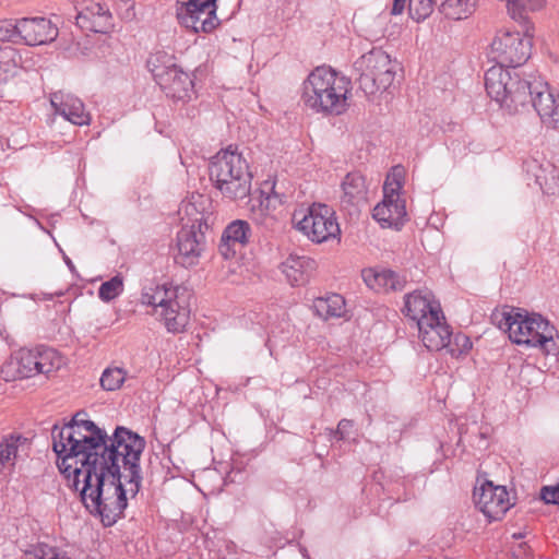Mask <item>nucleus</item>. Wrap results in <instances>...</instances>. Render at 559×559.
<instances>
[{"instance_id":"1","label":"nucleus","mask_w":559,"mask_h":559,"mask_svg":"<svg viewBox=\"0 0 559 559\" xmlns=\"http://www.w3.org/2000/svg\"><path fill=\"white\" fill-rule=\"evenodd\" d=\"M145 445L138 447L133 453L124 451L107 459L75 466L69 472L73 476V486L80 491L85 508L100 518L104 526H112L128 506L127 493L135 497L143 480L140 466Z\"/></svg>"},{"instance_id":"2","label":"nucleus","mask_w":559,"mask_h":559,"mask_svg":"<svg viewBox=\"0 0 559 559\" xmlns=\"http://www.w3.org/2000/svg\"><path fill=\"white\" fill-rule=\"evenodd\" d=\"M86 416L85 412L80 411L62 427L53 425L51 429L57 466L66 477L75 466L84 467L128 450L133 453L134 449L146 444L143 437L123 426H117L108 436Z\"/></svg>"},{"instance_id":"3","label":"nucleus","mask_w":559,"mask_h":559,"mask_svg":"<svg viewBox=\"0 0 559 559\" xmlns=\"http://www.w3.org/2000/svg\"><path fill=\"white\" fill-rule=\"evenodd\" d=\"M487 94L510 114L532 106L542 122L559 129V93L538 76L524 78L520 72L491 67L485 73Z\"/></svg>"},{"instance_id":"4","label":"nucleus","mask_w":559,"mask_h":559,"mask_svg":"<svg viewBox=\"0 0 559 559\" xmlns=\"http://www.w3.org/2000/svg\"><path fill=\"white\" fill-rule=\"evenodd\" d=\"M349 92V79L338 76L331 68L318 67L304 82L301 98L316 112L340 115L347 107Z\"/></svg>"},{"instance_id":"5","label":"nucleus","mask_w":559,"mask_h":559,"mask_svg":"<svg viewBox=\"0 0 559 559\" xmlns=\"http://www.w3.org/2000/svg\"><path fill=\"white\" fill-rule=\"evenodd\" d=\"M210 179L221 194L230 200H242L250 194L252 174L249 164L237 147L228 146L213 156L209 164Z\"/></svg>"},{"instance_id":"6","label":"nucleus","mask_w":559,"mask_h":559,"mask_svg":"<svg viewBox=\"0 0 559 559\" xmlns=\"http://www.w3.org/2000/svg\"><path fill=\"white\" fill-rule=\"evenodd\" d=\"M354 68L359 74L357 79L359 88L365 95H373L378 91H385L392 85L397 63L393 62L385 51L373 48L358 58Z\"/></svg>"},{"instance_id":"7","label":"nucleus","mask_w":559,"mask_h":559,"mask_svg":"<svg viewBox=\"0 0 559 559\" xmlns=\"http://www.w3.org/2000/svg\"><path fill=\"white\" fill-rule=\"evenodd\" d=\"M147 68L167 97L186 102L191 98L193 81L175 63L174 57L158 51L147 59Z\"/></svg>"},{"instance_id":"8","label":"nucleus","mask_w":559,"mask_h":559,"mask_svg":"<svg viewBox=\"0 0 559 559\" xmlns=\"http://www.w3.org/2000/svg\"><path fill=\"white\" fill-rule=\"evenodd\" d=\"M556 335L557 330L548 320L540 314H528L527 311L520 309L514 332L511 334V342L539 348L543 353L549 355L556 354L558 349Z\"/></svg>"},{"instance_id":"9","label":"nucleus","mask_w":559,"mask_h":559,"mask_svg":"<svg viewBox=\"0 0 559 559\" xmlns=\"http://www.w3.org/2000/svg\"><path fill=\"white\" fill-rule=\"evenodd\" d=\"M531 27H524V34L520 32H501L493 38L489 57L497 64L493 67H502L516 69L524 64L531 56L532 34Z\"/></svg>"},{"instance_id":"10","label":"nucleus","mask_w":559,"mask_h":559,"mask_svg":"<svg viewBox=\"0 0 559 559\" xmlns=\"http://www.w3.org/2000/svg\"><path fill=\"white\" fill-rule=\"evenodd\" d=\"M62 357L50 347L38 346L34 349H20L5 366L2 372L9 376L12 368L15 374L12 377L31 378L36 374H49L62 365Z\"/></svg>"},{"instance_id":"11","label":"nucleus","mask_w":559,"mask_h":559,"mask_svg":"<svg viewBox=\"0 0 559 559\" xmlns=\"http://www.w3.org/2000/svg\"><path fill=\"white\" fill-rule=\"evenodd\" d=\"M293 221L300 231L316 242L326 241L340 234L333 212L325 204H312L307 212H295Z\"/></svg>"},{"instance_id":"12","label":"nucleus","mask_w":559,"mask_h":559,"mask_svg":"<svg viewBox=\"0 0 559 559\" xmlns=\"http://www.w3.org/2000/svg\"><path fill=\"white\" fill-rule=\"evenodd\" d=\"M402 181L393 175L386 178L383 186V200L373 209L372 216L382 227L400 229L406 218L405 201L400 198Z\"/></svg>"},{"instance_id":"13","label":"nucleus","mask_w":559,"mask_h":559,"mask_svg":"<svg viewBox=\"0 0 559 559\" xmlns=\"http://www.w3.org/2000/svg\"><path fill=\"white\" fill-rule=\"evenodd\" d=\"M216 0H187L177 8V19L186 28L210 33L219 24L216 16Z\"/></svg>"},{"instance_id":"14","label":"nucleus","mask_w":559,"mask_h":559,"mask_svg":"<svg viewBox=\"0 0 559 559\" xmlns=\"http://www.w3.org/2000/svg\"><path fill=\"white\" fill-rule=\"evenodd\" d=\"M207 218L204 214L193 219L190 228L183 226L177 235L178 254L175 260L178 264L188 267L198 263L204 250V233L209 229Z\"/></svg>"},{"instance_id":"15","label":"nucleus","mask_w":559,"mask_h":559,"mask_svg":"<svg viewBox=\"0 0 559 559\" xmlns=\"http://www.w3.org/2000/svg\"><path fill=\"white\" fill-rule=\"evenodd\" d=\"M473 498L477 508L489 521L501 520L511 507L506 487L496 486L490 480H485L479 487H475Z\"/></svg>"},{"instance_id":"16","label":"nucleus","mask_w":559,"mask_h":559,"mask_svg":"<svg viewBox=\"0 0 559 559\" xmlns=\"http://www.w3.org/2000/svg\"><path fill=\"white\" fill-rule=\"evenodd\" d=\"M76 11V25L81 29L105 34L114 26L110 10L102 0H82Z\"/></svg>"},{"instance_id":"17","label":"nucleus","mask_w":559,"mask_h":559,"mask_svg":"<svg viewBox=\"0 0 559 559\" xmlns=\"http://www.w3.org/2000/svg\"><path fill=\"white\" fill-rule=\"evenodd\" d=\"M416 326L423 344L429 350L449 348L452 354L455 352L451 344L452 332L445 323L442 312L439 314L438 312L430 313L428 319L420 321Z\"/></svg>"},{"instance_id":"18","label":"nucleus","mask_w":559,"mask_h":559,"mask_svg":"<svg viewBox=\"0 0 559 559\" xmlns=\"http://www.w3.org/2000/svg\"><path fill=\"white\" fill-rule=\"evenodd\" d=\"M191 293L185 287L179 294L167 304L157 316L164 321L168 332L180 333L185 331L190 321Z\"/></svg>"},{"instance_id":"19","label":"nucleus","mask_w":559,"mask_h":559,"mask_svg":"<svg viewBox=\"0 0 559 559\" xmlns=\"http://www.w3.org/2000/svg\"><path fill=\"white\" fill-rule=\"evenodd\" d=\"M17 33L20 41L28 46L45 45L57 38L58 27L46 17H23Z\"/></svg>"},{"instance_id":"20","label":"nucleus","mask_w":559,"mask_h":559,"mask_svg":"<svg viewBox=\"0 0 559 559\" xmlns=\"http://www.w3.org/2000/svg\"><path fill=\"white\" fill-rule=\"evenodd\" d=\"M50 104L57 115L75 126H87L91 122V116L85 110L83 102L70 93H52Z\"/></svg>"},{"instance_id":"21","label":"nucleus","mask_w":559,"mask_h":559,"mask_svg":"<svg viewBox=\"0 0 559 559\" xmlns=\"http://www.w3.org/2000/svg\"><path fill=\"white\" fill-rule=\"evenodd\" d=\"M527 176L534 178L535 183L539 186L545 194H556L559 192V174L556 166L543 158H528L523 163Z\"/></svg>"},{"instance_id":"22","label":"nucleus","mask_w":559,"mask_h":559,"mask_svg":"<svg viewBox=\"0 0 559 559\" xmlns=\"http://www.w3.org/2000/svg\"><path fill=\"white\" fill-rule=\"evenodd\" d=\"M251 226L247 221L236 219L229 223L221 237L218 251L224 259H230L241 250L251 237Z\"/></svg>"},{"instance_id":"23","label":"nucleus","mask_w":559,"mask_h":559,"mask_svg":"<svg viewBox=\"0 0 559 559\" xmlns=\"http://www.w3.org/2000/svg\"><path fill=\"white\" fill-rule=\"evenodd\" d=\"M404 308L402 312L413 320L416 325L428 319V316L432 312L441 313V308L438 302L431 299L429 292L424 293L423 290H415L404 297Z\"/></svg>"},{"instance_id":"24","label":"nucleus","mask_w":559,"mask_h":559,"mask_svg":"<svg viewBox=\"0 0 559 559\" xmlns=\"http://www.w3.org/2000/svg\"><path fill=\"white\" fill-rule=\"evenodd\" d=\"M316 267L317 263L313 259L298 255H289L281 265L283 274L292 286L305 285Z\"/></svg>"},{"instance_id":"25","label":"nucleus","mask_w":559,"mask_h":559,"mask_svg":"<svg viewBox=\"0 0 559 559\" xmlns=\"http://www.w3.org/2000/svg\"><path fill=\"white\" fill-rule=\"evenodd\" d=\"M361 276L368 287L374 290H402L406 281L391 270H362Z\"/></svg>"},{"instance_id":"26","label":"nucleus","mask_w":559,"mask_h":559,"mask_svg":"<svg viewBox=\"0 0 559 559\" xmlns=\"http://www.w3.org/2000/svg\"><path fill=\"white\" fill-rule=\"evenodd\" d=\"M185 287L173 284H158L151 287H145L141 294V302L154 308V313L157 314L170 300L176 297L179 292Z\"/></svg>"},{"instance_id":"27","label":"nucleus","mask_w":559,"mask_h":559,"mask_svg":"<svg viewBox=\"0 0 559 559\" xmlns=\"http://www.w3.org/2000/svg\"><path fill=\"white\" fill-rule=\"evenodd\" d=\"M342 203L353 206H360L367 202L368 189L365 177L359 173H348L343 182Z\"/></svg>"},{"instance_id":"28","label":"nucleus","mask_w":559,"mask_h":559,"mask_svg":"<svg viewBox=\"0 0 559 559\" xmlns=\"http://www.w3.org/2000/svg\"><path fill=\"white\" fill-rule=\"evenodd\" d=\"M312 308L316 314L324 320L341 318L345 312V300L341 295L332 294L314 299Z\"/></svg>"},{"instance_id":"29","label":"nucleus","mask_w":559,"mask_h":559,"mask_svg":"<svg viewBox=\"0 0 559 559\" xmlns=\"http://www.w3.org/2000/svg\"><path fill=\"white\" fill-rule=\"evenodd\" d=\"M478 0H440L439 11L451 20L467 19L476 10Z\"/></svg>"},{"instance_id":"30","label":"nucleus","mask_w":559,"mask_h":559,"mask_svg":"<svg viewBox=\"0 0 559 559\" xmlns=\"http://www.w3.org/2000/svg\"><path fill=\"white\" fill-rule=\"evenodd\" d=\"M545 0H507V9L510 16L520 23L527 25V15L531 12L540 10Z\"/></svg>"},{"instance_id":"31","label":"nucleus","mask_w":559,"mask_h":559,"mask_svg":"<svg viewBox=\"0 0 559 559\" xmlns=\"http://www.w3.org/2000/svg\"><path fill=\"white\" fill-rule=\"evenodd\" d=\"M519 310V308L503 306L501 309H495L490 316L491 323L501 331L508 332L510 340L515 329Z\"/></svg>"},{"instance_id":"32","label":"nucleus","mask_w":559,"mask_h":559,"mask_svg":"<svg viewBox=\"0 0 559 559\" xmlns=\"http://www.w3.org/2000/svg\"><path fill=\"white\" fill-rule=\"evenodd\" d=\"M21 440V436H10L0 442V472L7 466L14 464L13 461L16 457L17 445Z\"/></svg>"},{"instance_id":"33","label":"nucleus","mask_w":559,"mask_h":559,"mask_svg":"<svg viewBox=\"0 0 559 559\" xmlns=\"http://www.w3.org/2000/svg\"><path fill=\"white\" fill-rule=\"evenodd\" d=\"M127 372L119 367H108L103 371L100 385L106 391L120 389L126 380Z\"/></svg>"},{"instance_id":"34","label":"nucleus","mask_w":559,"mask_h":559,"mask_svg":"<svg viewBox=\"0 0 559 559\" xmlns=\"http://www.w3.org/2000/svg\"><path fill=\"white\" fill-rule=\"evenodd\" d=\"M437 0H408V12L416 22L424 21L433 12Z\"/></svg>"},{"instance_id":"35","label":"nucleus","mask_w":559,"mask_h":559,"mask_svg":"<svg viewBox=\"0 0 559 559\" xmlns=\"http://www.w3.org/2000/svg\"><path fill=\"white\" fill-rule=\"evenodd\" d=\"M123 292V278L120 275L104 282L98 288V297L103 301H111Z\"/></svg>"},{"instance_id":"36","label":"nucleus","mask_w":559,"mask_h":559,"mask_svg":"<svg viewBox=\"0 0 559 559\" xmlns=\"http://www.w3.org/2000/svg\"><path fill=\"white\" fill-rule=\"evenodd\" d=\"M15 50L10 47L0 48V81H5L15 68Z\"/></svg>"},{"instance_id":"37","label":"nucleus","mask_w":559,"mask_h":559,"mask_svg":"<svg viewBox=\"0 0 559 559\" xmlns=\"http://www.w3.org/2000/svg\"><path fill=\"white\" fill-rule=\"evenodd\" d=\"M19 20H0V40L20 43Z\"/></svg>"},{"instance_id":"38","label":"nucleus","mask_w":559,"mask_h":559,"mask_svg":"<svg viewBox=\"0 0 559 559\" xmlns=\"http://www.w3.org/2000/svg\"><path fill=\"white\" fill-rule=\"evenodd\" d=\"M264 195L265 198L261 200V205L265 206V209L275 207L276 204L283 203L280 194L274 190V185H271L267 181L263 183V188L261 189V197Z\"/></svg>"},{"instance_id":"39","label":"nucleus","mask_w":559,"mask_h":559,"mask_svg":"<svg viewBox=\"0 0 559 559\" xmlns=\"http://www.w3.org/2000/svg\"><path fill=\"white\" fill-rule=\"evenodd\" d=\"M57 552L58 550L56 548L40 544L33 550H27L25 555L27 559H53Z\"/></svg>"},{"instance_id":"40","label":"nucleus","mask_w":559,"mask_h":559,"mask_svg":"<svg viewBox=\"0 0 559 559\" xmlns=\"http://www.w3.org/2000/svg\"><path fill=\"white\" fill-rule=\"evenodd\" d=\"M353 426H354V424L352 420L342 419L338 423L336 430L329 429V435L336 437L338 440H344L349 436V433L353 429Z\"/></svg>"},{"instance_id":"41","label":"nucleus","mask_w":559,"mask_h":559,"mask_svg":"<svg viewBox=\"0 0 559 559\" xmlns=\"http://www.w3.org/2000/svg\"><path fill=\"white\" fill-rule=\"evenodd\" d=\"M540 498L545 503L559 504V484L556 486H544L540 489Z\"/></svg>"},{"instance_id":"42","label":"nucleus","mask_w":559,"mask_h":559,"mask_svg":"<svg viewBox=\"0 0 559 559\" xmlns=\"http://www.w3.org/2000/svg\"><path fill=\"white\" fill-rule=\"evenodd\" d=\"M531 555V548L525 544H520L514 550L513 556L516 559H524L525 557H528Z\"/></svg>"},{"instance_id":"43","label":"nucleus","mask_w":559,"mask_h":559,"mask_svg":"<svg viewBox=\"0 0 559 559\" xmlns=\"http://www.w3.org/2000/svg\"><path fill=\"white\" fill-rule=\"evenodd\" d=\"M407 0H393L392 8L390 11L391 15H400L403 13Z\"/></svg>"},{"instance_id":"44","label":"nucleus","mask_w":559,"mask_h":559,"mask_svg":"<svg viewBox=\"0 0 559 559\" xmlns=\"http://www.w3.org/2000/svg\"><path fill=\"white\" fill-rule=\"evenodd\" d=\"M461 340L463 341V347H464V348H469V347H471L469 340H468L466 336H464V335H460V334L455 336V342H456L457 344H459V342H460Z\"/></svg>"},{"instance_id":"45","label":"nucleus","mask_w":559,"mask_h":559,"mask_svg":"<svg viewBox=\"0 0 559 559\" xmlns=\"http://www.w3.org/2000/svg\"><path fill=\"white\" fill-rule=\"evenodd\" d=\"M185 211L187 214H191L192 211H195V206L192 203L185 204Z\"/></svg>"},{"instance_id":"46","label":"nucleus","mask_w":559,"mask_h":559,"mask_svg":"<svg viewBox=\"0 0 559 559\" xmlns=\"http://www.w3.org/2000/svg\"><path fill=\"white\" fill-rule=\"evenodd\" d=\"M53 559H71L66 552L58 551Z\"/></svg>"}]
</instances>
